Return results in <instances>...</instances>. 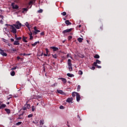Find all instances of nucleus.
<instances>
[{
  "mask_svg": "<svg viewBox=\"0 0 127 127\" xmlns=\"http://www.w3.org/2000/svg\"><path fill=\"white\" fill-rule=\"evenodd\" d=\"M14 26H15L17 29H19V28L20 27L18 25H17L16 24H14Z\"/></svg>",
  "mask_w": 127,
  "mask_h": 127,
  "instance_id": "obj_27",
  "label": "nucleus"
},
{
  "mask_svg": "<svg viewBox=\"0 0 127 127\" xmlns=\"http://www.w3.org/2000/svg\"><path fill=\"white\" fill-rule=\"evenodd\" d=\"M50 48H51V49H53L54 52L55 51H58L59 50L58 48L56 47H51Z\"/></svg>",
  "mask_w": 127,
  "mask_h": 127,
  "instance_id": "obj_8",
  "label": "nucleus"
},
{
  "mask_svg": "<svg viewBox=\"0 0 127 127\" xmlns=\"http://www.w3.org/2000/svg\"><path fill=\"white\" fill-rule=\"evenodd\" d=\"M35 111V108H34V106H32V111L34 112Z\"/></svg>",
  "mask_w": 127,
  "mask_h": 127,
  "instance_id": "obj_44",
  "label": "nucleus"
},
{
  "mask_svg": "<svg viewBox=\"0 0 127 127\" xmlns=\"http://www.w3.org/2000/svg\"><path fill=\"white\" fill-rule=\"evenodd\" d=\"M62 15H64V16H65V15H66V14H67V13H66V12H63L62 13Z\"/></svg>",
  "mask_w": 127,
  "mask_h": 127,
  "instance_id": "obj_42",
  "label": "nucleus"
},
{
  "mask_svg": "<svg viewBox=\"0 0 127 127\" xmlns=\"http://www.w3.org/2000/svg\"><path fill=\"white\" fill-rule=\"evenodd\" d=\"M76 93H78V92H72V97H75V96H76Z\"/></svg>",
  "mask_w": 127,
  "mask_h": 127,
  "instance_id": "obj_32",
  "label": "nucleus"
},
{
  "mask_svg": "<svg viewBox=\"0 0 127 127\" xmlns=\"http://www.w3.org/2000/svg\"><path fill=\"white\" fill-rule=\"evenodd\" d=\"M79 75H83V71L82 70L78 71Z\"/></svg>",
  "mask_w": 127,
  "mask_h": 127,
  "instance_id": "obj_37",
  "label": "nucleus"
},
{
  "mask_svg": "<svg viewBox=\"0 0 127 127\" xmlns=\"http://www.w3.org/2000/svg\"><path fill=\"white\" fill-rule=\"evenodd\" d=\"M46 53H47V54H48V52H49V51H48V49H46Z\"/></svg>",
  "mask_w": 127,
  "mask_h": 127,
  "instance_id": "obj_56",
  "label": "nucleus"
},
{
  "mask_svg": "<svg viewBox=\"0 0 127 127\" xmlns=\"http://www.w3.org/2000/svg\"><path fill=\"white\" fill-rule=\"evenodd\" d=\"M33 117V114H31L28 116V118H32Z\"/></svg>",
  "mask_w": 127,
  "mask_h": 127,
  "instance_id": "obj_41",
  "label": "nucleus"
},
{
  "mask_svg": "<svg viewBox=\"0 0 127 127\" xmlns=\"http://www.w3.org/2000/svg\"><path fill=\"white\" fill-rule=\"evenodd\" d=\"M5 111L6 112L7 114H10V110L7 109V108H6L4 109Z\"/></svg>",
  "mask_w": 127,
  "mask_h": 127,
  "instance_id": "obj_22",
  "label": "nucleus"
},
{
  "mask_svg": "<svg viewBox=\"0 0 127 127\" xmlns=\"http://www.w3.org/2000/svg\"><path fill=\"white\" fill-rule=\"evenodd\" d=\"M16 24H17V25H18L20 27H21V26H22V25L20 23V22L19 21L16 22Z\"/></svg>",
  "mask_w": 127,
  "mask_h": 127,
  "instance_id": "obj_21",
  "label": "nucleus"
},
{
  "mask_svg": "<svg viewBox=\"0 0 127 127\" xmlns=\"http://www.w3.org/2000/svg\"><path fill=\"white\" fill-rule=\"evenodd\" d=\"M76 101L77 102H79L80 100H81V96L79 95V93H76Z\"/></svg>",
  "mask_w": 127,
  "mask_h": 127,
  "instance_id": "obj_6",
  "label": "nucleus"
},
{
  "mask_svg": "<svg viewBox=\"0 0 127 127\" xmlns=\"http://www.w3.org/2000/svg\"><path fill=\"white\" fill-rule=\"evenodd\" d=\"M13 9H18L19 6L17 4H15V3L12 2L11 4Z\"/></svg>",
  "mask_w": 127,
  "mask_h": 127,
  "instance_id": "obj_2",
  "label": "nucleus"
},
{
  "mask_svg": "<svg viewBox=\"0 0 127 127\" xmlns=\"http://www.w3.org/2000/svg\"><path fill=\"white\" fill-rule=\"evenodd\" d=\"M67 76H68V77H69L70 78H72V77H74V74H71V73H67Z\"/></svg>",
  "mask_w": 127,
  "mask_h": 127,
  "instance_id": "obj_19",
  "label": "nucleus"
},
{
  "mask_svg": "<svg viewBox=\"0 0 127 127\" xmlns=\"http://www.w3.org/2000/svg\"><path fill=\"white\" fill-rule=\"evenodd\" d=\"M25 25L26 26V27H29V24L28 23V22H26L25 23Z\"/></svg>",
  "mask_w": 127,
  "mask_h": 127,
  "instance_id": "obj_33",
  "label": "nucleus"
},
{
  "mask_svg": "<svg viewBox=\"0 0 127 127\" xmlns=\"http://www.w3.org/2000/svg\"><path fill=\"white\" fill-rule=\"evenodd\" d=\"M16 40H21V37H17Z\"/></svg>",
  "mask_w": 127,
  "mask_h": 127,
  "instance_id": "obj_46",
  "label": "nucleus"
},
{
  "mask_svg": "<svg viewBox=\"0 0 127 127\" xmlns=\"http://www.w3.org/2000/svg\"><path fill=\"white\" fill-rule=\"evenodd\" d=\"M102 63V62H101L99 60H96V62L93 63V66H98V64H101Z\"/></svg>",
  "mask_w": 127,
  "mask_h": 127,
  "instance_id": "obj_5",
  "label": "nucleus"
},
{
  "mask_svg": "<svg viewBox=\"0 0 127 127\" xmlns=\"http://www.w3.org/2000/svg\"><path fill=\"white\" fill-rule=\"evenodd\" d=\"M29 34V36H32V32H30L29 33H28Z\"/></svg>",
  "mask_w": 127,
  "mask_h": 127,
  "instance_id": "obj_45",
  "label": "nucleus"
},
{
  "mask_svg": "<svg viewBox=\"0 0 127 127\" xmlns=\"http://www.w3.org/2000/svg\"><path fill=\"white\" fill-rule=\"evenodd\" d=\"M5 26H11V28H12V31H11V32H12L13 33H14V34L16 33V32H17L16 29L15 27H14L13 26H12V25L10 26V25L8 24H5Z\"/></svg>",
  "mask_w": 127,
  "mask_h": 127,
  "instance_id": "obj_1",
  "label": "nucleus"
},
{
  "mask_svg": "<svg viewBox=\"0 0 127 127\" xmlns=\"http://www.w3.org/2000/svg\"><path fill=\"white\" fill-rule=\"evenodd\" d=\"M27 109V108L26 107L23 108V111H26Z\"/></svg>",
  "mask_w": 127,
  "mask_h": 127,
  "instance_id": "obj_51",
  "label": "nucleus"
},
{
  "mask_svg": "<svg viewBox=\"0 0 127 127\" xmlns=\"http://www.w3.org/2000/svg\"><path fill=\"white\" fill-rule=\"evenodd\" d=\"M41 35H42V36H43V35H44V32H42V33H41Z\"/></svg>",
  "mask_w": 127,
  "mask_h": 127,
  "instance_id": "obj_55",
  "label": "nucleus"
},
{
  "mask_svg": "<svg viewBox=\"0 0 127 127\" xmlns=\"http://www.w3.org/2000/svg\"><path fill=\"white\" fill-rule=\"evenodd\" d=\"M5 107H6V105L5 104H2L0 106V110L1 109H4V108H5Z\"/></svg>",
  "mask_w": 127,
  "mask_h": 127,
  "instance_id": "obj_18",
  "label": "nucleus"
},
{
  "mask_svg": "<svg viewBox=\"0 0 127 127\" xmlns=\"http://www.w3.org/2000/svg\"><path fill=\"white\" fill-rule=\"evenodd\" d=\"M23 56H29V55H30V54H27V55H26V54H25V53H24V54H23Z\"/></svg>",
  "mask_w": 127,
  "mask_h": 127,
  "instance_id": "obj_52",
  "label": "nucleus"
},
{
  "mask_svg": "<svg viewBox=\"0 0 127 127\" xmlns=\"http://www.w3.org/2000/svg\"><path fill=\"white\" fill-rule=\"evenodd\" d=\"M72 38H73V37H72V36H69L68 37V40H71V39H72Z\"/></svg>",
  "mask_w": 127,
  "mask_h": 127,
  "instance_id": "obj_40",
  "label": "nucleus"
},
{
  "mask_svg": "<svg viewBox=\"0 0 127 127\" xmlns=\"http://www.w3.org/2000/svg\"><path fill=\"white\" fill-rule=\"evenodd\" d=\"M95 67H97V68H98V69H101V68H102L101 66L98 65H97V66H95Z\"/></svg>",
  "mask_w": 127,
  "mask_h": 127,
  "instance_id": "obj_47",
  "label": "nucleus"
},
{
  "mask_svg": "<svg viewBox=\"0 0 127 127\" xmlns=\"http://www.w3.org/2000/svg\"><path fill=\"white\" fill-rule=\"evenodd\" d=\"M23 113L21 114L20 115H19V117H20L21 116H23Z\"/></svg>",
  "mask_w": 127,
  "mask_h": 127,
  "instance_id": "obj_64",
  "label": "nucleus"
},
{
  "mask_svg": "<svg viewBox=\"0 0 127 127\" xmlns=\"http://www.w3.org/2000/svg\"><path fill=\"white\" fill-rule=\"evenodd\" d=\"M34 29L35 31H36L37 30V27H36V26L34 27Z\"/></svg>",
  "mask_w": 127,
  "mask_h": 127,
  "instance_id": "obj_54",
  "label": "nucleus"
},
{
  "mask_svg": "<svg viewBox=\"0 0 127 127\" xmlns=\"http://www.w3.org/2000/svg\"><path fill=\"white\" fill-rule=\"evenodd\" d=\"M72 30H73V28L67 29L63 31L62 33H63L64 35H65L66 33H68V32H71Z\"/></svg>",
  "mask_w": 127,
  "mask_h": 127,
  "instance_id": "obj_3",
  "label": "nucleus"
},
{
  "mask_svg": "<svg viewBox=\"0 0 127 127\" xmlns=\"http://www.w3.org/2000/svg\"><path fill=\"white\" fill-rule=\"evenodd\" d=\"M0 54H1L2 56H5V57H6V56H7V54L4 53V51H3V50H2L1 49H0Z\"/></svg>",
  "mask_w": 127,
  "mask_h": 127,
  "instance_id": "obj_4",
  "label": "nucleus"
},
{
  "mask_svg": "<svg viewBox=\"0 0 127 127\" xmlns=\"http://www.w3.org/2000/svg\"><path fill=\"white\" fill-rule=\"evenodd\" d=\"M17 59L18 60H19V59H20V57H17Z\"/></svg>",
  "mask_w": 127,
  "mask_h": 127,
  "instance_id": "obj_63",
  "label": "nucleus"
},
{
  "mask_svg": "<svg viewBox=\"0 0 127 127\" xmlns=\"http://www.w3.org/2000/svg\"><path fill=\"white\" fill-rule=\"evenodd\" d=\"M27 28H28L29 31H30V32H31V29H30V27H28Z\"/></svg>",
  "mask_w": 127,
  "mask_h": 127,
  "instance_id": "obj_58",
  "label": "nucleus"
},
{
  "mask_svg": "<svg viewBox=\"0 0 127 127\" xmlns=\"http://www.w3.org/2000/svg\"><path fill=\"white\" fill-rule=\"evenodd\" d=\"M57 92L59 93V94H61L62 95H64V92H63V91L62 90H57Z\"/></svg>",
  "mask_w": 127,
  "mask_h": 127,
  "instance_id": "obj_14",
  "label": "nucleus"
},
{
  "mask_svg": "<svg viewBox=\"0 0 127 127\" xmlns=\"http://www.w3.org/2000/svg\"><path fill=\"white\" fill-rule=\"evenodd\" d=\"M26 39H27V37L23 36L22 41H23V42H25L26 43H27V42H28V41H27Z\"/></svg>",
  "mask_w": 127,
  "mask_h": 127,
  "instance_id": "obj_12",
  "label": "nucleus"
},
{
  "mask_svg": "<svg viewBox=\"0 0 127 127\" xmlns=\"http://www.w3.org/2000/svg\"><path fill=\"white\" fill-rule=\"evenodd\" d=\"M52 56H53V58H55V59H57V58L58 57V56L56 54L52 55Z\"/></svg>",
  "mask_w": 127,
  "mask_h": 127,
  "instance_id": "obj_30",
  "label": "nucleus"
},
{
  "mask_svg": "<svg viewBox=\"0 0 127 127\" xmlns=\"http://www.w3.org/2000/svg\"><path fill=\"white\" fill-rule=\"evenodd\" d=\"M73 101L72 98H68L67 100H66V102L67 103H72V101Z\"/></svg>",
  "mask_w": 127,
  "mask_h": 127,
  "instance_id": "obj_10",
  "label": "nucleus"
},
{
  "mask_svg": "<svg viewBox=\"0 0 127 127\" xmlns=\"http://www.w3.org/2000/svg\"><path fill=\"white\" fill-rule=\"evenodd\" d=\"M0 23H1V24H3V21H2V20H1L0 21Z\"/></svg>",
  "mask_w": 127,
  "mask_h": 127,
  "instance_id": "obj_61",
  "label": "nucleus"
},
{
  "mask_svg": "<svg viewBox=\"0 0 127 127\" xmlns=\"http://www.w3.org/2000/svg\"><path fill=\"white\" fill-rule=\"evenodd\" d=\"M60 109L61 110H64V109H65V108H64V106H63V105H61V106H60Z\"/></svg>",
  "mask_w": 127,
  "mask_h": 127,
  "instance_id": "obj_36",
  "label": "nucleus"
},
{
  "mask_svg": "<svg viewBox=\"0 0 127 127\" xmlns=\"http://www.w3.org/2000/svg\"><path fill=\"white\" fill-rule=\"evenodd\" d=\"M77 40L79 42V43H82V42H83V40H84V39L82 38H78L77 39Z\"/></svg>",
  "mask_w": 127,
  "mask_h": 127,
  "instance_id": "obj_17",
  "label": "nucleus"
},
{
  "mask_svg": "<svg viewBox=\"0 0 127 127\" xmlns=\"http://www.w3.org/2000/svg\"><path fill=\"white\" fill-rule=\"evenodd\" d=\"M10 75L11 76H14V75H15V72H14V71H12L10 73Z\"/></svg>",
  "mask_w": 127,
  "mask_h": 127,
  "instance_id": "obj_31",
  "label": "nucleus"
},
{
  "mask_svg": "<svg viewBox=\"0 0 127 127\" xmlns=\"http://www.w3.org/2000/svg\"><path fill=\"white\" fill-rule=\"evenodd\" d=\"M20 44L19 43V41L16 40L14 41L13 45H19Z\"/></svg>",
  "mask_w": 127,
  "mask_h": 127,
  "instance_id": "obj_15",
  "label": "nucleus"
},
{
  "mask_svg": "<svg viewBox=\"0 0 127 127\" xmlns=\"http://www.w3.org/2000/svg\"><path fill=\"white\" fill-rule=\"evenodd\" d=\"M80 89H81V86L80 85L77 86V92H79L80 91Z\"/></svg>",
  "mask_w": 127,
  "mask_h": 127,
  "instance_id": "obj_39",
  "label": "nucleus"
},
{
  "mask_svg": "<svg viewBox=\"0 0 127 127\" xmlns=\"http://www.w3.org/2000/svg\"><path fill=\"white\" fill-rule=\"evenodd\" d=\"M33 32V34H34V35H36V34H37L38 33L40 32V30L37 29L36 31H32Z\"/></svg>",
  "mask_w": 127,
  "mask_h": 127,
  "instance_id": "obj_9",
  "label": "nucleus"
},
{
  "mask_svg": "<svg viewBox=\"0 0 127 127\" xmlns=\"http://www.w3.org/2000/svg\"><path fill=\"white\" fill-rule=\"evenodd\" d=\"M22 9V10H23L22 12V13H24V12H25V11L26 12V11H27L28 10V9H27V8H23Z\"/></svg>",
  "mask_w": 127,
  "mask_h": 127,
  "instance_id": "obj_25",
  "label": "nucleus"
},
{
  "mask_svg": "<svg viewBox=\"0 0 127 127\" xmlns=\"http://www.w3.org/2000/svg\"><path fill=\"white\" fill-rule=\"evenodd\" d=\"M103 25H102L101 26H100L99 30V31H103Z\"/></svg>",
  "mask_w": 127,
  "mask_h": 127,
  "instance_id": "obj_28",
  "label": "nucleus"
},
{
  "mask_svg": "<svg viewBox=\"0 0 127 127\" xmlns=\"http://www.w3.org/2000/svg\"><path fill=\"white\" fill-rule=\"evenodd\" d=\"M94 58L95 59H99V58H100V56H99V55H95V56H94Z\"/></svg>",
  "mask_w": 127,
  "mask_h": 127,
  "instance_id": "obj_26",
  "label": "nucleus"
},
{
  "mask_svg": "<svg viewBox=\"0 0 127 127\" xmlns=\"http://www.w3.org/2000/svg\"><path fill=\"white\" fill-rule=\"evenodd\" d=\"M58 86V83L57 82H55V83H54L53 84H52L51 85V87H57Z\"/></svg>",
  "mask_w": 127,
  "mask_h": 127,
  "instance_id": "obj_23",
  "label": "nucleus"
},
{
  "mask_svg": "<svg viewBox=\"0 0 127 127\" xmlns=\"http://www.w3.org/2000/svg\"><path fill=\"white\" fill-rule=\"evenodd\" d=\"M65 24H66V25H71V24H72V23L70 22V21H69V20H65Z\"/></svg>",
  "mask_w": 127,
  "mask_h": 127,
  "instance_id": "obj_11",
  "label": "nucleus"
},
{
  "mask_svg": "<svg viewBox=\"0 0 127 127\" xmlns=\"http://www.w3.org/2000/svg\"><path fill=\"white\" fill-rule=\"evenodd\" d=\"M78 57H79V58H82V59H83V58H84L85 57V55H82L81 54H79L77 55Z\"/></svg>",
  "mask_w": 127,
  "mask_h": 127,
  "instance_id": "obj_16",
  "label": "nucleus"
},
{
  "mask_svg": "<svg viewBox=\"0 0 127 127\" xmlns=\"http://www.w3.org/2000/svg\"><path fill=\"white\" fill-rule=\"evenodd\" d=\"M31 45H32V46L34 47L35 46H36V45H37V43H36V42H35L34 44H32Z\"/></svg>",
  "mask_w": 127,
  "mask_h": 127,
  "instance_id": "obj_34",
  "label": "nucleus"
},
{
  "mask_svg": "<svg viewBox=\"0 0 127 127\" xmlns=\"http://www.w3.org/2000/svg\"><path fill=\"white\" fill-rule=\"evenodd\" d=\"M44 56L47 57V56H48V54H44Z\"/></svg>",
  "mask_w": 127,
  "mask_h": 127,
  "instance_id": "obj_62",
  "label": "nucleus"
},
{
  "mask_svg": "<svg viewBox=\"0 0 127 127\" xmlns=\"http://www.w3.org/2000/svg\"><path fill=\"white\" fill-rule=\"evenodd\" d=\"M12 51H13V52H16V49H13L12 50Z\"/></svg>",
  "mask_w": 127,
  "mask_h": 127,
  "instance_id": "obj_57",
  "label": "nucleus"
},
{
  "mask_svg": "<svg viewBox=\"0 0 127 127\" xmlns=\"http://www.w3.org/2000/svg\"><path fill=\"white\" fill-rule=\"evenodd\" d=\"M91 70H95L96 69V67L95 66H92L91 67Z\"/></svg>",
  "mask_w": 127,
  "mask_h": 127,
  "instance_id": "obj_50",
  "label": "nucleus"
},
{
  "mask_svg": "<svg viewBox=\"0 0 127 127\" xmlns=\"http://www.w3.org/2000/svg\"><path fill=\"white\" fill-rule=\"evenodd\" d=\"M0 17L2 18V19H3V15H0Z\"/></svg>",
  "mask_w": 127,
  "mask_h": 127,
  "instance_id": "obj_59",
  "label": "nucleus"
},
{
  "mask_svg": "<svg viewBox=\"0 0 127 127\" xmlns=\"http://www.w3.org/2000/svg\"><path fill=\"white\" fill-rule=\"evenodd\" d=\"M32 39H33V36H30V40H32Z\"/></svg>",
  "mask_w": 127,
  "mask_h": 127,
  "instance_id": "obj_49",
  "label": "nucleus"
},
{
  "mask_svg": "<svg viewBox=\"0 0 127 127\" xmlns=\"http://www.w3.org/2000/svg\"><path fill=\"white\" fill-rule=\"evenodd\" d=\"M16 69V66L14 67H12L11 68V70H12V71H13L14 70H15Z\"/></svg>",
  "mask_w": 127,
  "mask_h": 127,
  "instance_id": "obj_48",
  "label": "nucleus"
},
{
  "mask_svg": "<svg viewBox=\"0 0 127 127\" xmlns=\"http://www.w3.org/2000/svg\"><path fill=\"white\" fill-rule=\"evenodd\" d=\"M10 40H11V42H13V41H14V39H13L12 38H11Z\"/></svg>",
  "mask_w": 127,
  "mask_h": 127,
  "instance_id": "obj_60",
  "label": "nucleus"
},
{
  "mask_svg": "<svg viewBox=\"0 0 127 127\" xmlns=\"http://www.w3.org/2000/svg\"><path fill=\"white\" fill-rule=\"evenodd\" d=\"M17 38V35H16V34H15V36H14V39H16Z\"/></svg>",
  "mask_w": 127,
  "mask_h": 127,
  "instance_id": "obj_53",
  "label": "nucleus"
},
{
  "mask_svg": "<svg viewBox=\"0 0 127 127\" xmlns=\"http://www.w3.org/2000/svg\"><path fill=\"white\" fill-rule=\"evenodd\" d=\"M72 61L70 59H68L67 61L68 66H72V63H71Z\"/></svg>",
  "mask_w": 127,
  "mask_h": 127,
  "instance_id": "obj_13",
  "label": "nucleus"
},
{
  "mask_svg": "<svg viewBox=\"0 0 127 127\" xmlns=\"http://www.w3.org/2000/svg\"><path fill=\"white\" fill-rule=\"evenodd\" d=\"M36 1V0H32L30 1V2H29V5L34 3V2H35Z\"/></svg>",
  "mask_w": 127,
  "mask_h": 127,
  "instance_id": "obj_20",
  "label": "nucleus"
},
{
  "mask_svg": "<svg viewBox=\"0 0 127 127\" xmlns=\"http://www.w3.org/2000/svg\"><path fill=\"white\" fill-rule=\"evenodd\" d=\"M68 70L70 72H72V71H73V67H72V65L68 66Z\"/></svg>",
  "mask_w": 127,
  "mask_h": 127,
  "instance_id": "obj_24",
  "label": "nucleus"
},
{
  "mask_svg": "<svg viewBox=\"0 0 127 127\" xmlns=\"http://www.w3.org/2000/svg\"><path fill=\"white\" fill-rule=\"evenodd\" d=\"M43 10H42V9H40L38 11V12L39 13H41L43 12Z\"/></svg>",
  "mask_w": 127,
  "mask_h": 127,
  "instance_id": "obj_43",
  "label": "nucleus"
},
{
  "mask_svg": "<svg viewBox=\"0 0 127 127\" xmlns=\"http://www.w3.org/2000/svg\"><path fill=\"white\" fill-rule=\"evenodd\" d=\"M25 106H26V107H27V109H28V110H29L30 109V105L27 104Z\"/></svg>",
  "mask_w": 127,
  "mask_h": 127,
  "instance_id": "obj_35",
  "label": "nucleus"
},
{
  "mask_svg": "<svg viewBox=\"0 0 127 127\" xmlns=\"http://www.w3.org/2000/svg\"><path fill=\"white\" fill-rule=\"evenodd\" d=\"M58 80H62V82H63V83L64 84V85H65L66 84V83H67V80L66 79V78H58Z\"/></svg>",
  "mask_w": 127,
  "mask_h": 127,
  "instance_id": "obj_7",
  "label": "nucleus"
},
{
  "mask_svg": "<svg viewBox=\"0 0 127 127\" xmlns=\"http://www.w3.org/2000/svg\"><path fill=\"white\" fill-rule=\"evenodd\" d=\"M43 125H44V123L43 122V121L40 120V125L43 126Z\"/></svg>",
  "mask_w": 127,
  "mask_h": 127,
  "instance_id": "obj_29",
  "label": "nucleus"
},
{
  "mask_svg": "<svg viewBox=\"0 0 127 127\" xmlns=\"http://www.w3.org/2000/svg\"><path fill=\"white\" fill-rule=\"evenodd\" d=\"M21 124H22V122H18V123H17L16 124V126H20V125H21Z\"/></svg>",
  "mask_w": 127,
  "mask_h": 127,
  "instance_id": "obj_38",
  "label": "nucleus"
}]
</instances>
